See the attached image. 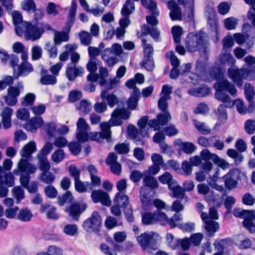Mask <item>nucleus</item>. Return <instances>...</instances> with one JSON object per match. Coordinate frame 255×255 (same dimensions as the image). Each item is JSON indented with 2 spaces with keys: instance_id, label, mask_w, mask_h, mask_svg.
Listing matches in <instances>:
<instances>
[{
  "instance_id": "69168bd1",
  "label": "nucleus",
  "mask_w": 255,
  "mask_h": 255,
  "mask_svg": "<svg viewBox=\"0 0 255 255\" xmlns=\"http://www.w3.org/2000/svg\"><path fill=\"white\" fill-rule=\"evenodd\" d=\"M253 220L251 218H245L243 221V225L245 228H246L251 234L255 233V223H254Z\"/></svg>"
},
{
  "instance_id": "bf43d9fd",
  "label": "nucleus",
  "mask_w": 255,
  "mask_h": 255,
  "mask_svg": "<svg viewBox=\"0 0 255 255\" xmlns=\"http://www.w3.org/2000/svg\"><path fill=\"white\" fill-rule=\"evenodd\" d=\"M65 157V153L63 149H58L55 151L51 155L52 160L58 163L62 161Z\"/></svg>"
},
{
  "instance_id": "0eeeda50",
  "label": "nucleus",
  "mask_w": 255,
  "mask_h": 255,
  "mask_svg": "<svg viewBox=\"0 0 255 255\" xmlns=\"http://www.w3.org/2000/svg\"><path fill=\"white\" fill-rule=\"evenodd\" d=\"M112 248L106 244H101L100 249L105 255H118L117 252H123L126 255L130 254L133 250V244L130 242H127L123 245L116 243L112 239L110 241Z\"/></svg>"
},
{
  "instance_id": "4468645a",
  "label": "nucleus",
  "mask_w": 255,
  "mask_h": 255,
  "mask_svg": "<svg viewBox=\"0 0 255 255\" xmlns=\"http://www.w3.org/2000/svg\"><path fill=\"white\" fill-rule=\"evenodd\" d=\"M100 128L102 131L100 133H91V138L93 140H98L100 138L106 139L107 142L111 141V130L110 126L108 123L103 122L101 123Z\"/></svg>"
},
{
  "instance_id": "e433bc0d",
  "label": "nucleus",
  "mask_w": 255,
  "mask_h": 255,
  "mask_svg": "<svg viewBox=\"0 0 255 255\" xmlns=\"http://www.w3.org/2000/svg\"><path fill=\"white\" fill-rule=\"evenodd\" d=\"M32 217V212L29 209L24 208L19 211L17 216V219L22 222H28Z\"/></svg>"
},
{
  "instance_id": "0e129e2a",
  "label": "nucleus",
  "mask_w": 255,
  "mask_h": 255,
  "mask_svg": "<svg viewBox=\"0 0 255 255\" xmlns=\"http://www.w3.org/2000/svg\"><path fill=\"white\" fill-rule=\"evenodd\" d=\"M56 82V77L51 75H44L40 80V83L44 85H54Z\"/></svg>"
},
{
  "instance_id": "a19ab883",
  "label": "nucleus",
  "mask_w": 255,
  "mask_h": 255,
  "mask_svg": "<svg viewBox=\"0 0 255 255\" xmlns=\"http://www.w3.org/2000/svg\"><path fill=\"white\" fill-rule=\"evenodd\" d=\"M182 219L183 218L180 213H175L171 218L167 217V224L169 225L172 229L178 227V225L180 224L178 222L182 221Z\"/></svg>"
},
{
  "instance_id": "7c9ffc66",
  "label": "nucleus",
  "mask_w": 255,
  "mask_h": 255,
  "mask_svg": "<svg viewBox=\"0 0 255 255\" xmlns=\"http://www.w3.org/2000/svg\"><path fill=\"white\" fill-rule=\"evenodd\" d=\"M134 3L133 0H127L122 8L121 14L123 16H129L134 12Z\"/></svg>"
},
{
  "instance_id": "864d4df0",
  "label": "nucleus",
  "mask_w": 255,
  "mask_h": 255,
  "mask_svg": "<svg viewBox=\"0 0 255 255\" xmlns=\"http://www.w3.org/2000/svg\"><path fill=\"white\" fill-rule=\"evenodd\" d=\"M35 100V96L34 94L29 93L21 99V105L24 107L32 106Z\"/></svg>"
},
{
  "instance_id": "f704fd0d",
  "label": "nucleus",
  "mask_w": 255,
  "mask_h": 255,
  "mask_svg": "<svg viewBox=\"0 0 255 255\" xmlns=\"http://www.w3.org/2000/svg\"><path fill=\"white\" fill-rule=\"evenodd\" d=\"M254 87L250 83H246L245 85V94L247 100L250 103L249 108L253 107V100L255 96Z\"/></svg>"
},
{
  "instance_id": "4d7b16f0",
  "label": "nucleus",
  "mask_w": 255,
  "mask_h": 255,
  "mask_svg": "<svg viewBox=\"0 0 255 255\" xmlns=\"http://www.w3.org/2000/svg\"><path fill=\"white\" fill-rule=\"evenodd\" d=\"M91 109V106L89 102L86 100H82L80 101L79 105L77 108L78 110L82 114H88Z\"/></svg>"
},
{
  "instance_id": "09e8293b",
  "label": "nucleus",
  "mask_w": 255,
  "mask_h": 255,
  "mask_svg": "<svg viewBox=\"0 0 255 255\" xmlns=\"http://www.w3.org/2000/svg\"><path fill=\"white\" fill-rule=\"evenodd\" d=\"M79 36L82 44L88 46L91 44L92 37L89 32L82 31L79 33Z\"/></svg>"
},
{
  "instance_id": "58836bf2",
  "label": "nucleus",
  "mask_w": 255,
  "mask_h": 255,
  "mask_svg": "<svg viewBox=\"0 0 255 255\" xmlns=\"http://www.w3.org/2000/svg\"><path fill=\"white\" fill-rule=\"evenodd\" d=\"M21 8L28 13H33L36 7L33 0H24L21 3Z\"/></svg>"
},
{
  "instance_id": "052dcab7",
  "label": "nucleus",
  "mask_w": 255,
  "mask_h": 255,
  "mask_svg": "<svg viewBox=\"0 0 255 255\" xmlns=\"http://www.w3.org/2000/svg\"><path fill=\"white\" fill-rule=\"evenodd\" d=\"M194 126L197 130L203 134H208L211 132V129L206 124L199 121H194Z\"/></svg>"
},
{
  "instance_id": "473e14b6",
  "label": "nucleus",
  "mask_w": 255,
  "mask_h": 255,
  "mask_svg": "<svg viewBox=\"0 0 255 255\" xmlns=\"http://www.w3.org/2000/svg\"><path fill=\"white\" fill-rule=\"evenodd\" d=\"M69 39V36L67 32L55 31L54 42L55 45H60L62 42H67Z\"/></svg>"
},
{
  "instance_id": "2f4dec72",
  "label": "nucleus",
  "mask_w": 255,
  "mask_h": 255,
  "mask_svg": "<svg viewBox=\"0 0 255 255\" xmlns=\"http://www.w3.org/2000/svg\"><path fill=\"white\" fill-rule=\"evenodd\" d=\"M208 23L210 26V30L214 33V35L216 37V41H217L219 38V32L218 22L215 16L208 17Z\"/></svg>"
},
{
  "instance_id": "49530a36",
  "label": "nucleus",
  "mask_w": 255,
  "mask_h": 255,
  "mask_svg": "<svg viewBox=\"0 0 255 255\" xmlns=\"http://www.w3.org/2000/svg\"><path fill=\"white\" fill-rule=\"evenodd\" d=\"M63 232L69 236H75L78 234V226L75 224H67L63 229Z\"/></svg>"
},
{
  "instance_id": "6ab92c4d",
  "label": "nucleus",
  "mask_w": 255,
  "mask_h": 255,
  "mask_svg": "<svg viewBox=\"0 0 255 255\" xmlns=\"http://www.w3.org/2000/svg\"><path fill=\"white\" fill-rule=\"evenodd\" d=\"M77 8V4L76 0H73L69 10L66 25L65 27L64 28V31L67 32L68 34L70 32L72 25L75 22Z\"/></svg>"
},
{
  "instance_id": "cd10ccee",
  "label": "nucleus",
  "mask_w": 255,
  "mask_h": 255,
  "mask_svg": "<svg viewBox=\"0 0 255 255\" xmlns=\"http://www.w3.org/2000/svg\"><path fill=\"white\" fill-rule=\"evenodd\" d=\"M101 98L103 101H106L111 108L114 107L118 103L117 96L113 94H109L107 90H103L101 92Z\"/></svg>"
},
{
  "instance_id": "f3484780",
  "label": "nucleus",
  "mask_w": 255,
  "mask_h": 255,
  "mask_svg": "<svg viewBox=\"0 0 255 255\" xmlns=\"http://www.w3.org/2000/svg\"><path fill=\"white\" fill-rule=\"evenodd\" d=\"M85 72L84 69L80 66L68 64L66 69V76L70 81H74L77 77L82 76Z\"/></svg>"
},
{
  "instance_id": "c03bdc74",
  "label": "nucleus",
  "mask_w": 255,
  "mask_h": 255,
  "mask_svg": "<svg viewBox=\"0 0 255 255\" xmlns=\"http://www.w3.org/2000/svg\"><path fill=\"white\" fill-rule=\"evenodd\" d=\"M58 204L59 206H63L66 202L71 203L73 200V197L70 191H67L61 196L57 198Z\"/></svg>"
},
{
  "instance_id": "f8f14e48",
  "label": "nucleus",
  "mask_w": 255,
  "mask_h": 255,
  "mask_svg": "<svg viewBox=\"0 0 255 255\" xmlns=\"http://www.w3.org/2000/svg\"><path fill=\"white\" fill-rule=\"evenodd\" d=\"M247 71L245 69H239L235 66L229 68L228 70L229 77L231 78L234 83H236L238 87H241L243 83L244 78Z\"/></svg>"
},
{
  "instance_id": "5fc2aeb1",
  "label": "nucleus",
  "mask_w": 255,
  "mask_h": 255,
  "mask_svg": "<svg viewBox=\"0 0 255 255\" xmlns=\"http://www.w3.org/2000/svg\"><path fill=\"white\" fill-rule=\"evenodd\" d=\"M223 50L231 52V48L234 45V41L231 36L227 35L222 41Z\"/></svg>"
},
{
  "instance_id": "c9c22d12",
  "label": "nucleus",
  "mask_w": 255,
  "mask_h": 255,
  "mask_svg": "<svg viewBox=\"0 0 255 255\" xmlns=\"http://www.w3.org/2000/svg\"><path fill=\"white\" fill-rule=\"evenodd\" d=\"M39 179L45 184L51 185L54 182L55 176L49 171H45L41 173Z\"/></svg>"
},
{
  "instance_id": "39448f33",
  "label": "nucleus",
  "mask_w": 255,
  "mask_h": 255,
  "mask_svg": "<svg viewBox=\"0 0 255 255\" xmlns=\"http://www.w3.org/2000/svg\"><path fill=\"white\" fill-rule=\"evenodd\" d=\"M160 237L154 232H146L136 237V240L143 251L147 250L151 254L150 250H156L160 241Z\"/></svg>"
},
{
  "instance_id": "680f3d73",
  "label": "nucleus",
  "mask_w": 255,
  "mask_h": 255,
  "mask_svg": "<svg viewBox=\"0 0 255 255\" xmlns=\"http://www.w3.org/2000/svg\"><path fill=\"white\" fill-rule=\"evenodd\" d=\"M43 128L49 137H53L56 130V125L54 122H49L44 125Z\"/></svg>"
},
{
  "instance_id": "7ed1b4c3",
  "label": "nucleus",
  "mask_w": 255,
  "mask_h": 255,
  "mask_svg": "<svg viewBox=\"0 0 255 255\" xmlns=\"http://www.w3.org/2000/svg\"><path fill=\"white\" fill-rule=\"evenodd\" d=\"M144 186L141 187L140 197L144 207H148L152 203V198L155 193V189L158 187L156 179L150 175H145L143 178Z\"/></svg>"
},
{
  "instance_id": "ddd939ff",
  "label": "nucleus",
  "mask_w": 255,
  "mask_h": 255,
  "mask_svg": "<svg viewBox=\"0 0 255 255\" xmlns=\"http://www.w3.org/2000/svg\"><path fill=\"white\" fill-rule=\"evenodd\" d=\"M225 185L227 189L232 190L236 187L240 178L239 171L237 169L230 170L224 176Z\"/></svg>"
},
{
  "instance_id": "c756f323",
  "label": "nucleus",
  "mask_w": 255,
  "mask_h": 255,
  "mask_svg": "<svg viewBox=\"0 0 255 255\" xmlns=\"http://www.w3.org/2000/svg\"><path fill=\"white\" fill-rule=\"evenodd\" d=\"M147 9L149 10V12L151 14V15H148L146 16V20L149 24H150L152 27H154L158 23V21L156 18L159 14V11L157 9V6L155 8H150V7H146Z\"/></svg>"
},
{
  "instance_id": "f257e3e1",
  "label": "nucleus",
  "mask_w": 255,
  "mask_h": 255,
  "mask_svg": "<svg viewBox=\"0 0 255 255\" xmlns=\"http://www.w3.org/2000/svg\"><path fill=\"white\" fill-rule=\"evenodd\" d=\"M36 150V143L34 141H30L25 144L20 151L22 157L17 164V168L13 170V174L20 175V183L21 186L25 188L29 184L31 174L36 171V166L29 163L28 160L31 158V154Z\"/></svg>"
},
{
  "instance_id": "72a5a7b5",
  "label": "nucleus",
  "mask_w": 255,
  "mask_h": 255,
  "mask_svg": "<svg viewBox=\"0 0 255 255\" xmlns=\"http://www.w3.org/2000/svg\"><path fill=\"white\" fill-rule=\"evenodd\" d=\"M181 150L186 154H190L193 153L197 149L196 146L191 142H182L180 141L178 143Z\"/></svg>"
},
{
  "instance_id": "774afa93",
  "label": "nucleus",
  "mask_w": 255,
  "mask_h": 255,
  "mask_svg": "<svg viewBox=\"0 0 255 255\" xmlns=\"http://www.w3.org/2000/svg\"><path fill=\"white\" fill-rule=\"evenodd\" d=\"M246 131L249 134H252L255 132V121L248 120L245 124Z\"/></svg>"
},
{
  "instance_id": "8fccbe9b",
  "label": "nucleus",
  "mask_w": 255,
  "mask_h": 255,
  "mask_svg": "<svg viewBox=\"0 0 255 255\" xmlns=\"http://www.w3.org/2000/svg\"><path fill=\"white\" fill-rule=\"evenodd\" d=\"M39 169L42 172L48 171L50 169V164L47 157H37Z\"/></svg>"
},
{
  "instance_id": "3c124183",
  "label": "nucleus",
  "mask_w": 255,
  "mask_h": 255,
  "mask_svg": "<svg viewBox=\"0 0 255 255\" xmlns=\"http://www.w3.org/2000/svg\"><path fill=\"white\" fill-rule=\"evenodd\" d=\"M140 66L148 71H152L155 67L153 57L143 58L140 62Z\"/></svg>"
},
{
  "instance_id": "a878e982",
  "label": "nucleus",
  "mask_w": 255,
  "mask_h": 255,
  "mask_svg": "<svg viewBox=\"0 0 255 255\" xmlns=\"http://www.w3.org/2000/svg\"><path fill=\"white\" fill-rule=\"evenodd\" d=\"M142 35L150 34L156 41H159L160 32L156 27H150L147 24H143L141 28Z\"/></svg>"
},
{
  "instance_id": "423d86ee",
  "label": "nucleus",
  "mask_w": 255,
  "mask_h": 255,
  "mask_svg": "<svg viewBox=\"0 0 255 255\" xmlns=\"http://www.w3.org/2000/svg\"><path fill=\"white\" fill-rule=\"evenodd\" d=\"M203 33L201 31L196 33H189L186 38V46L190 52L197 51H206V44L204 40Z\"/></svg>"
},
{
  "instance_id": "dca6fc26",
  "label": "nucleus",
  "mask_w": 255,
  "mask_h": 255,
  "mask_svg": "<svg viewBox=\"0 0 255 255\" xmlns=\"http://www.w3.org/2000/svg\"><path fill=\"white\" fill-rule=\"evenodd\" d=\"M93 202L101 203L103 205L109 206L111 204L109 195L106 192L101 190H93L91 195Z\"/></svg>"
},
{
  "instance_id": "e2e57ef3",
  "label": "nucleus",
  "mask_w": 255,
  "mask_h": 255,
  "mask_svg": "<svg viewBox=\"0 0 255 255\" xmlns=\"http://www.w3.org/2000/svg\"><path fill=\"white\" fill-rule=\"evenodd\" d=\"M237 23V19L233 17L227 18L224 20L225 27L227 30H233L235 29Z\"/></svg>"
},
{
  "instance_id": "a211bd4d",
  "label": "nucleus",
  "mask_w": 255,
  "mask_h": 255,
  "mask_svg": "<svg viewBox=\"0 0 255 255\" xmlns=\"http://www.w3.org/2000/svg\"><path fill=\"white\" fill-rule=\"evenodd\" d=\"M33 67L31 64L27 61L22 62L17 67V71L15 69H13V77L14 79H17L19 77H25L33 71Z\"/></svg>"
},
{
  "instance_id": "79ce46f5",
  "label": "nucleus",
  "mask_w": 255,
  "mask_h": 255,
  "mask_svg": "<svg viewBox=\"0 0 255 255\" xmlns=\"http://www.w3.org/2000/svg\"><path fill=\"white\" fill-rule=\"evenodd\" d=\"M154 218L155 224L158 223L162 226L167 224V216L160 210H157L154 211Z\"/></svg>"
},
{
  "instance_id": "2eb2a0df",
  "label": "nucleus",
  "mask_w": 255,
  "mask_h": 255,
  "mask_svg": "<svg viewBox=\"0 0 255 255\" xmlns=\"http://www.w3.org/2000/svg\"><path fill=\"white\" fill-rule=\"evenodd\" d=\"M44 32V30L42 27H38L29 23L26 28L25 37L27 40L35 41L39 39Z\"/></svg>"
},
{
  "instance_id": "9b49d317",
  "label": "nucleus",
  "mask_w": 255,
  "mask_h": 255,
  "mask_svg": "<svg viewBox=\"0 0 255 255\" xmlns=\"http://www.w3.org/2000/svg\"><path fill=\"white\" fill-rule=\"evenodd\" d=\"M201 217L204 223V227L208 236L213 237L215 233L219 229V224L217 222L212 220L210 218L209 214L206 213L202 212Z\"/></svg>"
},
{
  "instance_id": "1a4fd4ad",
  "label": "nucleus",
  "mask_w": 255,
  "mask_h": 255,
  "mask_svg": "<svg viewBox=\"0 0 255 255\" xmlns=\"http://www.w3.org/2000/svg\"><path fill=\"white\" fill-rule=\"evenodd\" d=\"M23 86L19 82L16 86H9L7 90V95L3 97L5 103L9 106H14L17 103V98L23 90Z\"/></svg>"
},
{
  "instance_id": "bb28decb",
  "label": "nucleus",
  "mask_w": 255,
  "mask_h": 255,
  "mask_svg": "<svg viewBox=\"0 0 255 255\" xmlns=\"http://www.w3.org/2000/svg\"><path fill=\"white\" fill-rule=\"evenodd\" d=\"M114 203L117 204L121 208H126L129 204L128 197L123 192L117 193L113 200Z\"/></svg>"
},
{
  "instance_id": "5701e85b",
  "label": "nucleus",
  "mask_w": 255,
  "mask_h": 255,
  "mask_svg": "<svg viewBox=\"0 0 255 255\" xmlns=\"http://www.w3.org/2000/svg\"><path fill=\"white\" fill-rule=\"evenodd\" d=\"M140 96V91L138 88H135L130 97L127 101L128 107L129 110H134L137 106Z\"/></svg>"
},
{
  "instance_id": "4be33fe9",
  "label": "nucleus",
  "mask_w": 255,
  "mask_h": 255,
  "mask_svg": "<svg viewBox=\"0 0 255 255\" xmlns=\"http://www.w3.org/2000/svg\"><path fill=\"white\" fill-rule=\"evenodd\" d=\"M235 62V59L229 51H222L219 57V62L221 66L228 65L232 67Z\"/></svg>"
},
{
  "instance_id": "4c0bfd02",
  "label": "nucleus",
  "mask_w": 255,
  "mask_h": 255,
  "mask_svg": "<svg viewBox=\"0 0 255 255\" xmlns=\"http://www.w3.org/2000/svg\"><path fill=\"white\" fill-rule=\"evenodd\" d=\"M227 155L235 160V162L236 164H240L242 163L244 159V157L241 153H239L236 150L234 149H229L227 150Z\"/></svg>"
},
{
  "instance_id": "de8ad7c7",
  "label": "nucleus",
  "mask_w": 255,
  "mask_h": 255,
  "mask_svg": "<svg viewBox=\"0 0 255 255\" xmlns=\"http://www.w3.org/2000/svg\"><path fill=\"white\" fill-rule=\"evenodd\" d=\"M142 223L144 225H149L155 224L154 218V212H145L142 215Z\"/></svg>"
},
{
  "instance_id": "338daca9",
  "label": "nucleus",
  "mask_w": 255,
  "mask_h": 255,
  "mask_svg": "<svg viewBox=\"0 0 255 255\" xmlns=\"http://www.w3.org/2000/svg\"><path fill=\"white\" fill-rule=\"evenodd\" d=\"M191 245L190 240L188 238L183 239H176L177 249L181 247L184 251L188 250Z\"/></svg>"
},
{
  "instance_id": "aec40b11",
  "label": "nucleus",
  "mask_w": 255,
  "mask_h": 255,
  "mask_svg": "<svg viewBox=\"0 0 255 255\" xmlns=\"http://www.w3.org/2000/svg\"><path fill=\"white\" fill-rule=\"evenodd\" d=\"M167 6L170 10L169 16L172 20H181L182 17V10L175 0H168Z\"/></svg>"
},
{
  "instance_id": "13d9d810",
  "label": "nucleus",
  "mask_w": 255,
  "mask_h": 255,
  "mask_svg": "<svg viewBox=\"0 0 255 255\" xmlns=\"http://www.w3.org/2000/svg\"><path fill=\"white\" fill-rule=\"evenodd\" d=\"M163 113L157 116V118L161 126L166 125L171 120V116L168 112Z\"/></svg>"
},
{
  "instance_id": "37998d69",
  "label": "nucleus",
  "mask_w": 255,
  "mask_h": 255,
  "mask_svg": "<svg viewBox=\"0 0 255 255\" xmlns=\"http://www.w3.org/2000/svg\"><path fill=\"white\" fill-rule=\"evenodd\" d=\"M171 32L174 42L176 44H180L181 36L183 34L182 28L179 25L173 26L171 28Z\"/></svg>"
},
{
  "instance_id": "6e6552de",
  "label": "nucleus",
  "mask_w": 255,
  "mask_h": 255,
  "mask_svg": "<svg viewBox=\"0 0 255 255\" xmlns=\"http://www.w3.org/2000/svg\"><path fill=\"white\" fill-rule=\"evenodd\" d=\"M102 224V218L97 211H94L91 217L84 221L82 227L87 232H98Z\"/></svg>"
},
{
  "instance_id": "393cba45",
  "label": "nucleus",
  "mask_w": 255,
  "mask_h": 255,
  "mask_svg": "<svg viewBox=\"0 0 255 255\" xmlns=\"http://www.w3.org/2000/svg\"><path fill=\"white\" fill-rule=\"evenodd\" d=\"M234 37L235 41L239 44L242 45L244 43H246V46L248 48H250L254 44V39L253 37L252 39L247 40L250 38L249 34L247 33L241 34L240 33H237L234 34Z\"/></svg>"
},
{
  "instance_id": "a18cd8bd",
  "label": "nucleus",
  "mask_w": 255,
  "mask_h": 255,
  "mask_svg": "<svg viewBox=\"0 0 255 255\" xmlns=\"http://www.w3.org/2000/svg\"><path fill=\"white\" fill-rule=\"evenodd\" d=\"M13 196L16 199V202L18 204L24 198V191L20 186H15L12 190Z\"/></svg>"
},
{
  "instance_id": "9d476101",
  "label": "nucleus",
  "mask_w": 255,
  "mask_h": 255,
  "mask_svg": "<svg viewBox=\"0 0 255 255\" xmlns=\"http://www.w3.org/2000/svg\"><path fill=\"white\" fill-rule=\"evenodd\" d=\"M87 207V205L85 203L74 202L65 208V212L73 220L78 221Z\"/></svg>"
},
{
  "instance_id": "c85d7f7f",
  "label": "nucleus",
  "mask_w": 255,
  "mask_h": 255,
  "mask_svg": "<svg viewBox=\"0 0 255 255\" xmlns=\"http://www.w3.org/2000/svg\"><path fill=\"white\" fill-rule=\"evenodd\" d=\"M148 121V117L145 116L140 118L137 122V124L139 128V133L142 137L148 135V128L146 127Z\"/></svg>"
},
{
  "instance_id": "603ef678",
  "label": "nucleus",
  "mask_w": 255,
  "mask_h": 255,
  "mask_svg": "<svg viewBox=\"0 0 255 255\" xmlns=\"http://www.w3.org/2000/svg\"><path fill=\"white\" fill-rule=\"evenodd\" d=\"M141 42L143 46V58L153 57L154 49L152 45L146 43V40L144 38L141 39Z\"/></svg>"
},
{
  "instance_id": "b1692460",
  "label": "nucleus",
  "mask_w": 255,
  "mask_h": 255,
  "mask_svg": "<svg viewBox=\"0 0 255 255\" xmlns=\"http://www.w3.org/2000/svg\"><path fill=\"white\" fill-rule=\"evenodd\" d=\"M210 91L211 89L209 87L203 85L196 88L189 90L188 93L194 97H203L209 95Z\"/></svg>"
},
{
  "instance_id": "ea45409f",
  "label": "nucleus",
  "mask_w": 255,
  "mask_h": 255,
  "mask_svg": "<svg viewBox=\"0 0 255 255\" xmlns=\"http://www.w3.org/2000/svg\"><path fill=\"white\" fill-rule=\"evenodd\" d=\"M232 241L230 238L221 239L218 242H215L214 246L215 249L218 251L217 253L224 254L225 251V245H230L232 244Z\"/></svg>"
},
{
  "instance_id": "f03ea898",
  "label": "nucleus",
  "mask_w": 255,
  "mask_h": 255,
  "mask_svg": "<svg viewBox=\"0 0 255 255\" xmlns=\"http://www.w3.org/2000/svg\"><path fill=\"white\" fill-rule=\"evenodd\" d=\"M217 73L213 75L215 79L217 80V81L214 83V87L216 90L215 97L216 98L226 104V106L229 108H231L234 106V103L232 99L229 97L228 93L231 95H235L237 92V90L233 84L230 83L227 79L220 80L222 75V73L220 70L216 69Z\"/></svg>"
},
{
  "instance_id": "20e7f679",
  "label": "nucleus",
  "mask_w": 255,
  "mask_h": 255,
  "mask_svg": "<svg viewBox=\"0 0 255 255\" xmlns=\"http://www.w3.org/2000/svg\"><path fill=\"white\" fill-rule=\"evenodd\" d=\"M200 156L202 160L205 161L201 164V167L206 173L209 172L213 169V164L210 160L223 169L230 167V164L226 160L220 158L217 154L211 153L208 149H203L200 153Z\"/></svg>"
},
{
  "instance_id": "412c9836",
  "label": "nucleus",
  "mask_w": 255,
  "mask_h": 255,
  "mask_svg": "<svg viewBox=\"0 0 255 255\" xmlns=\"http://www.w3.org/2000/svg\"><path fill=\"white\" fill-rule=\"evenodd\" d=\"M44 121L41 117L31 118L25 125L24 128L31 132H35L43 125Z\"/></svg>"
},
{
  "instance_id": "6e6d98bb",
  "label": "nucleus",
  "mask_w": 255,
  "mask_h": 255,
  "mask_svg": "<svg viewBox=\"0 0 255 255\" xmlns=\"http://www.w3.org/2000/svg\"><path fill=\"white\" fill-rule=\"evenodd\" d=\"M87 182H83L80 179L75 181V190L79 193L89 192V186L87 185Z\"/></svg>"
}]
</instances>
